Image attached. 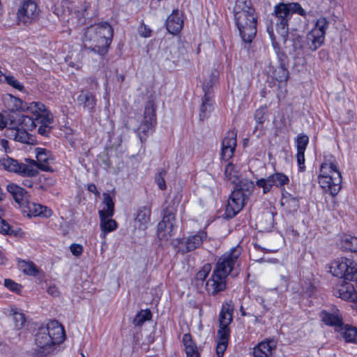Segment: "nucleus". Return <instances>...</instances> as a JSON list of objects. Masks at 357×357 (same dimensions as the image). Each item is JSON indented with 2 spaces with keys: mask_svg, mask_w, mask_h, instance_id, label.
<instances>
[{
  "mask_svg": "<svg viewBox=\"0 0 357 357\" xmlns=\"http://www.w3.org/2000/svg\"><path fill=\"white\" fill-rule=\"evenodd\" d=\"M241 254V248L236 246L218 259L211 278L206 283V290L209 295H217L226 289L227 278L235 266H238Z\"/></svg>",
  "mask_w": 357,
  "mask_h": 357,
  "instance_id": "nucleus-1",
  "label": "nucleus"
},
{
  "mask_svg": "<svg viewBox=\"0 0 357 357\" xmlns=\"http://www.w3.org/2000/svg\"><path fill=\"white\" fill-rule=\"evenodd\" d=\"M293 13H298L303 17L306 15L305 10L298 3H280L275 6L273 13L269 20L270 24L267 26V32L274 47L277 45L275 42L276 37L274 34V26L278 33L282 37V40L285 42L288 36L289 21Z\"/></svg>",
  "mask_w": 357,
  "mask_h": 357,
  "instance_id": "nucleus-2",
  "label": "nucleus"
},
{
  "mask_svg": "<svg viewBox=\"0 0 357 357\" xmlns=\"http://www.w3.org/2000/svg\"><path fill=\"white\" fill-rule=\"evenodd\" d=\"M65 338L64 329L56 320L49 321L45 326L38 328L35 334L34 357H45L50 354L56 344L61 343Z\"/></svg>",
  "mask_w": 357,
  "mask_h": 357,
  "instance_id": "nucleus-3",
  "label": "nucleus"
},
{
  "mask_svg": "<svg viewBox=\"0 0 357 357\" xmlns=\"http://www.w3.org/2000/svg\"><path fill=\"white\" fill-rule=\"evenodd\" d=\"M113 32L112 26L107 22L91 25L83 33V46L91 52L104 56L112 43Z\"/></svg>",
  "mask_w": 357,
  "mask_h": 357,
  "instance_id": "nucleus-4",
  "label": "nucleus"
},
{
  "mask_svg": "<svg viewBox=\"0 0 357 357\" xmlns=\"http://www.w3.org/2000/svg\"><path fill=\"white\" fill-rule=\"evenodd\" d=\"M238 1L234 7V20L242 40L245 43L252 41L257 33V17L255 9Z\"/></svg>",
  "mask_w": 357,
  "mask_h": 357,
  "instance_id": "nucleus-5",
  "label": "nucleus"
},
{
  "mask_svg": "<svg viewBox=\"0 0 357 357\" xmlns=\"http://www.w3.org/2000/svg\"><path fill=\"white\" fill-rule=\"evenodd\" d=\"M36 111H26L31 116L23 115L22 117L21 124L23 129L33 130L38 128V132L42 136H47L52 129L51 124L53 122V115L43 104V107Z\"/></svg>",
  "mask_w": 357,
  "mask_h": 357,
  "instance_id": "nucleus-6",
  "label": "nucleus"
},
{
  "mask_svg": "<svg viewBox=\"0 0 357 357\" xmlns=\"http://www.w3.org/2000/svg\"><path fill=\"white\" fill-rule=\"evenodd\" d=\"M319 183L331 196L337 195L342 188V176L335 162L326 161L321 165Z\"/></svg>",
  "mask_w": 357,
  "mask_h": 357,
  "instance_id": "nucleus-7",
  "label": "nucleus"
},
{
  "mask_svg": "<svg viewBox=\"0 0 357 357\" xmlns=\"http://www.w3.org/2000/svg\"><path fill=\"white\" fill-rule=\"evenodd\" d=\"M172 204L167 206L163 210L162 220L158 225V236L160 240H168L169 238L174 235L175 228V204L179 203L178 196L176 195L172 200Z\"/></svg>",
  "mask_w": 357,
  "mask_h": 357,
  "instance_id": "nucleus-8",
  "label": "nucleus"
},
{
  "mask_svg": "<svg viewBox=\"0 0 357 357\" xmlns=\"http://www.w3.org/2000/svg\"><path fill=\"white\" fill-rule=\"evenodd\" d=\"M329 22L326 17H320L317 20L315 27L306 36L305 46L311 51H316L324 42L326 31Z\"/></svg>",
  "mask_w": 357,
  "mask_h": 357,
  "instance_id": "nucleus-9",
  "label": "nucleus"
},
{
  "mask_svg": "<svg viewBox=\"0 0 357 357\" xmlns=\"http://www.w3.org/2000/svg\"><path fill=\"white\" fill-rule=\"evenodd\" d=\"M3 104L8 110L13 112H26V111H36L40 109L38 107H43V103L40 102H26L22 98L15 96L10 93H6L2 98Z\"/></svg>",
  "mask_w": 357,
  "mask_h": 357,
  "instance_id": "nucleus-10",
  "label": "nucleus"
},
{
  "mask_svg": "<svg viewBox=\"0 0 357 357\" xmlns=\"http://www.w3.org/2000/svg\"><path fill=\"white\" fill-rule=\"evenodd\" d=\"M155 109L156 105L154 102L149 100L144 107V119L138 127L139 137L142 142L143 137L141 135V133L144 136L148 135L153 131L156 123Z\"/></svg>",
  "mask_w": 357,
  "mask_h": 357,
  "instance_id": "nucleus-11",
  "label": "nucleus"
},
{
  "mask_svg": "<svg viewBox=\"0 0 357 357\" xmlns=\"http://www.w3.org/2000/svg\"><path fill=\"white\" fill-rule=\"evenodd\" d=\"M1 162L5 169L20 175L33 177L38 174V171H36L33 165H29V163L19 162L17 160L9 157L3 158L1 160Z\"/></svg>",
  "mask_w": 357,
  "mask_h": 357,
  "instance_id": "nucleus-12",
  "label": "nucleus"
},
{
  "mask_svg": "<svg viewBox=\"0 0 357 357\" xmlns=\"http://www.w3.org/2000/svg\"><path fill=\"white\" fill-rule=\"evenodd\" d=\"M39 15V9L36 3L32 0H24L20 6L17 17L24 24H29L36 21Z\"/></svg>",
  "mask_w": 357,
  "mask_h": 357,
  "instance_id": "nucleus-13",
  "label": "nucleus"
},
{
  "mask_svg": "<svg viewBox=\"0 0 357 357\" xmlns=\"http://www.w3.org/2000/svg\"><path fill=\"white\" fill-rule=\"evenodd\" d=\"M37 160L31 159L27 160L29 165H33L36 170L38 169L44 172H52V168L50 166V162L53 160L52 153L43 148H36L35 150Z\"/></svg>",
  "mask_w": 357,
  "mask_h": 357,
  "instance_id": "nucleus-14",
  "label": "nucleus"
},
{
  "mask_svg": "<svg viewBox=\"0 0 357 357\" xmlns=\"http://www.w3.org/2000/svg\"><path fill=\"white\" fill-rule=\"evenodd\" d=\"M247 200L248 199L244 197L241 192L234 190L228 199L226 206V218H234L242 210Z\"/></svg>",
  "mask_w": 357,
  "mask_h": 357,
  "instance_id": "nucleus-15",
  "label": "nucleus"
},
{
  "mask_svg": "<svg viewBox=\"0 0 357 357\" xmlns=\"http://www.w3.org/2000/svg\"><path fill=\"white\" fill-rule=\"evenodd\" d=\"M207 238V234L204 231H199L197 234L179 241L180 249L182 252H188L199 248Z\"/></svg>",
  "mask_w": 357,
  "mask_h": 357,
  "instance_id": "nucleus-16",
  "label": "nucleus"
},
{
  "mask_svg": "<svg viewBox=\"0 0 357 357\" xmlns=\"http://www.w3.org/2000/svg\"><path fill=\"white\" fill-rule=\"evenodd\" d=\"M165 26L168 32L173 35L180 33L183 26V20L178 9L174 10L172 14L168 16Z\"/></svg>",
  "mask_w": 357,
  "mask_h": 357,
  "instance_id": "nucleus-17",
  "label": "nucleus"
},
{
  "mask_svg": "<svg viewBox=\"0 0 357 357\" xmlns=\"http://www.w3.org/2000/svg\"><path fill=\"white\" fill-rule=\"evenodd\" d=\"M77 103L89 113L94 112V108L96 105V99L95 96L89 91H82L77 97Z\"/></svg>",
  "mask_w": 357,
  "mask_h": 357,
  "instance_id": "nucleus-18",
  "label": "nucleus"
},
{
  "mask_svg": "<svg viewBox=\"0 0 357 357\" xmlns=\"http://www.w3.org/2000/svg\"><path fill=\"white\" fill-rule=\"evenodd\" d=\"M151 208L150 206L139 207L135 217V226L139 229L145 230L150 222Z\"/></svg>",
  "mask_w": 357,
  "mask_h": 357,
  "instance_id": "nucleus-19",
  "label": "nucleus"
},
{
  "mask_svg": "<svg viewBox=\"0 0 357 357\" xmlns=\"http://www.w3.org/2000/svg\"><path fill=\"white\" fill-rule=\"evenodd\" d=\"M233 305L230 303L222 305L221 312L219 316L220 328L218 331H225V333L229 335V329L228 326L232 321Z\"/></svg>",
  "mask_w": 357,
  "mask_h": 357,
  "instance_id": "nucleus-20",
  "label": "nucleus"
},
{
  "mask_svg": "<svg viewBox=\"0 0 357 357\" xmlns=\"http://www.w3.org/2000/svg\"><path fill=\"white\" fill-rule=\"evenodd\" d=\"M309 142V138L305 135H299L296 139L297 154L296 159L299 169L303 172L305 167V151Z\"/></svg>",
  "mask_w": 357,
  "mask_h": 357,
  "instance_id": "nucleus-21",
  "label": "nucleus"
},
{
  "mask_svg": "<svg viewBox=\"0 0 357 357\" xmlns=\"http://www.w3.org/2000/svg\"><path fill=\"white\" fill-rule=\"evenodd\" d=\"M280 204L283 209L289 213H294L300 207L298 198L291 195L287 191L282 192Z\"/></svg>",
  "mask_w": 357,
  "mask_h": 357,
  "instance_id": "nucleus-22",
  "label": "nucleus"
},
{
  "mask_svg": "<svg viewBox=\"0 0 357 357\" xmlns=\"http://www.w3.org/2000/svg\"><path fill=\"white\" fill-rule=\"evenodd\" d=\"M276 348L273 340H266L259 342L253 349L255 357H271L273 351Z\"/></svg>",
  "mask_w": 357,
  "mask_h": 357,
  "instance_id": "nucleus-23",
  "label": "nucleus"
},
{
  "mask_svg": "<svg viewBox=\"0 0 357 357\" xmlns=\"http://www.w3.org/2000/svg\"><path fill=\"white\" fill-rule=\"evenodd\" d=\"M320 316L325 324L335 326L337 330L342 325V316L337 309H332L331 312L324 310Z\"/></svg>",
  "mask_w": 357,
  "mask_h": 357,
  "instance_id": "nucleus-24",
  "label": "nucleus"
},
{
  "mask_svg": "<svg viewBox=\"0 0 357 357\" xmlns=\"http://www.w3.org/2000/svg\"><path fill=\"white\" fill-rule=\"evenodd\" d=\"M335 295L352 303L357 300V292L355 291L354 286L349 283L340 285L336 289Z\"/></svg>",
  "mask_w": 357,
  "mask_h": 357,
  "instance_id": "nucleus-25",
  "label": "nucleus"
},
{
  "mask_svg": "<svg viewBox=\"0 0 357 357\" xmlns=\"http://www.w3.org/2000/svg\"><path fill=\"white\" fill-rule=\"evenodd\" d=\"M6 135L8 138L24 144H30L32 140L31 136L24 129L18 128H8L6 130Z\"/></svg>",
  "mask_w": 357,
  "mask_h": 357,
  "instance_id": "nucleus-26",
  "label": "nucleus"
},
{
  "mask_svg": "<svg viewBox=\"0 0 357 357\" xmlns=\"http://www.w3.org/2000/svg\"><path fill=\"white\" fill-rule=\"evenodd\" d=\"M7 190L12 195L15 201L20 206L26 205L29 202L27 192L22 188L12 183L8 185Z\"/></svg>",
  "mask_w": 357,
  "mask_h": 357,
  "instance_id": "nucleus-27",
  "label": "nucleus"
},
{
  "mask_svg": "<svg viewBox=\"0 0 357 357\" xmlns=\"http://www.w3.org/2000/svg\"><path fill=\"white\" fill-rule=\"evenodd\" d=\"M349 259L342 257L333 261L330 266V272L335 276L344 278L348 268Z\"/></svg>",
  "mask_w": 357,
  "mask_h": 357,
  "instance_id": "nucleus-28",
  "label": "nucleus"
},
{
  "mask_svg": "<svg viewBox=\"0 0 357 357\" xmlns=\"http://www.w3.org/2000/svg\"><path fill=\"white\" fill-rule=\"evenodd\" d=\"M204 96L202 99V105L199 110V120L204 121L209 116L211 111L213 110V100L206 91V86L203 88Z\"/></svg>",
  "mask_w": 357,
  "mask_h": 357,
  "instance_id": "nucleus-29",
  "label": "nucleus"
},
{
  "mask_svg": "<svg viewBox=\"0 0 357 357\" xmlns=\"http://www.w3.org/2000/svg\"><path fill=\"white\" fill-rule=\"evenodd\" d=\"M337 332L347 342H357V328L343 324L340 326Z\"/></svg>",
  "mask_w": 357,
  "mask_h": 357,
  "instance_id": "nucleus-30",
  "label": "nucleus"
},
{
  "mask_svg": "<svg viewBox=\"0 0 357 357\" xmlns=\"http://www.w3.org/2000/svg\"><path fill=\"white\" fill-rule=\"evenodd\" d=\"M29 212L33 216H43L48 218L52 215V210L47 206L34 202H28L26 205Z\"/></svg>",
  "mask_w": 357,
  "mask_h": 357,
  "instance_id": "nucleus-31",
  "label": "nucleus"
},
{
  "mask_svg": "<svg viewBox=\"0 0 357 357\" xmlns=\"http://www.w3.org/2000/svg\"><path fill=\"white\" fill-rule=\"evenodd\" d=\"M102 197L103 208L98 211V215L113 216L114 214V201L113 197L107 192H104Z\"/></svg>",
  "mask_w": 357,
  "mask_h": 357,
  "instance_id": "nucleus-32",
  "label": "nucleus"
},
{
  "mask_svg": "<svg viewBox=\"0 0 357 357\" xmlns=\"http://www.w3.org/2000/svg\"><path fill=\"white\" fill-rule=\"evenodd\" d=\"M112 216L99 215L100 226L102 232V238H105L107 233L114 231L117 228V222L112 218Z\"/></svg>",
  "mask_w": 357,
  "mask_h": 357,
  "instance_id": "nucleus-33",
  "label": "nucleus"
},
{
  "mask_svg": "<svg viewBox=\"0 0 357 357\" xmlns=\"http://www.w3.org/2000/svg\"><path fill=\"white\" fill-rule=\"evenodd\" d=\"M255 188L254 183L248 179H242L239 181L234 191L241 192L244 197L248 199Z\"/></svg>",
  "mask_w": 357,
  "mask_h": 357,
  "instance_id": "nucleus-34",
  "label": "nucleus"
},
{
  "mask_svg": "<svg viewBox=\"0 0 357 357\" xmlns=\"http://www.w3.org/2000/svg\"><path fill=\"white\" fill-rule=\"evenodd\" d=\"M229 336V335L225 333V331H218L216 353L218 357H222V356L224 355V353L227 347Z\"/></svg>",
  "mask_w": 357,
  "mask_h": 357,
  "instance_id": "nucleus-35",
  "label": "nucleus"
},
{
  "mask_svg": "<svg viewBox=\"0 0 357 357\" xmlns=\"http://www.w3.org/2000/svg\"><path fill=\"white\" fill-rule=\"evenodd\" d=\"M225 176L231 183L236 184L239 181V169L234 164L228 163L225 169Z\"/></svg>",
  "mask_w": 357,
  "mask_h": 357,
  "instance_id": "nucleus-36",
  "label": "nucleus"
},
{
  "mask_svg": "<svg viewBox=\"0 0 357 357\" xmlns=\"http://www.w3.org/2000/svg\"><path fill=\"white\" fill-rule=\"evenodd\" d=\"M341 243L343 249L353 252H357V237L344 235L342 238Z\"/></svg>",
  "mask_w": 357,
  "mask_h": 357,
  "instance_id": "nucleus-37",
  "label": "nucleus"
},
{
  "mask_svg": "<svg viewBox=\"0 0 357 357\" xmlns=\"http://www.w3.org/2000/svg\"><path fill=\"white\" fill-rule=\"evenodd\" d=\"M256 185L257 187L263 189V193L266 194L271 190V188L275 186V179L273 174H271L266 178H260L257 181Z\"/></svg>",
  "mask_w": 357,
  "mask_h": 357,
  "instance_id": "nucleus-38",
  "label": "nucleus"
},
{
  "mask_svg": "<svg viewBox=\"0 0 357 357\" xmlns=\"http://www.w3.org/2000/svg\"><path fill=\"white\" fill-rule=\"evenodd\" d=\"M19 268L26 275L36 276L38 270L36 266L31 261L21 260L19 261Z\"/></svg>",
  "mask_w": 357,
  "mask_h": 357,
  "instance_id": "nucleus-39",
  "label": "nucleus"
},
{
  "mask_svg": "<svg viewBox=\"0 0 357 357\" xmlns=\"http://www.w3.org/2000/svg\"><path fill=\"white\" fill-rule=\"evenodd\" d=\"M152 317L149 310H142L135 317L132 323L136 326H142L146 321L150 320Z\"/></svg>",
  "mask_w": 357,
  "mask_h": 357,
  "instance_id": "nucleus-40",
  "label": "nucleus"
},
{
  "mask_svg": "<svg viewBox=\"0 0 357 357\" xmlns=\"http://www.w3.org/2000/svg\"><path fill=\"white\" fill-rule=\"evenodd\" d=\"M348 268L344 279L346 280H356L357 282V263L349 259Z\"/></svg>",
  "mask_w": 357,
  "mask_h": 357,
  "instance_id": "nucleus-41",
  "label": "nucleus"
},
{
  "mask_svg": "<svg viewBox=\"0 0 357 357\" xmlns=\"http://www.w3.org/2000/svg\"><path fill=\"white\" fill-rule=\"evenodd\" d=\"M236 132L229 130L222 141V147H236Z\"/></svg>",
  "mask_w": 357,
  "mask_h": 357,
  "instance_id": "nucleus-42",
  "label": "nucleus"
},
{
  "mask_svg": "<svg viewBox=\"0 0 357 357\" xmlns=\"http://www.w3.org/2000/svg\"><path fill=\"white\" fill-rule=\"evenodd\" d=\"M273 174L275 179V186L280 188L282 192L284 190V185L288 184L289 179L288 176L282 172H275Z\"/></svg>",
  "mask_w": 357,
  "mask_h": 357,
  "instance_id": "nucleus-43",
  "label": "nucleus"
},
{
  "mask_svg": "<svg viewBox=\"0 0 357 357\" xmlns=\"http://www.w3.org/2000/svg\"><path fill=\"white\" fill-rule=\"evenodd\" d=\"M279 272L280 282L276 289H284L287 290L289 286V274L284 268H281Z\"/></svg>",
  "mask_w": 357,
  "mask_h": 357,
  "instance_id": "nucleus-44",
  "label": "nucleus"
},
{
  "mask_svg": "<svg viewBox=\"0 0 357 357\" xmlns=\"http://www.w3.org/2000/svg\"><path fill=\"white\" fill-rule=\"evenodd\" d=\"M4 81L10 86L20 91H25L24 85L13 75H4Z\"/></svg>",
  "mask_w": 357,
  "mask_h": 357,
  "instance_id": "nucleus-45",
  "label": "nucleus"
},
{
  "mask_svg": "<svg viewBox=\"0 0 357 357\" xmlns=\"http://www.w3.org/2000/svg\"><path fill=\"white\" fill-rule=\"evenodd\" d=\"M273 75L278 82H286L289 77V73L283 65H280L275 70Z\"/></svg>",
  "mask_w": 357,
  "mask_h": 357,
  "instance_id": "nucleus-46",
  "label": "nucleus"
},
{
  "mask_svg": "<svg viewBox=\"0 0 357 357\" xmlns=\"http://www.w3.org/2000/svg\"><path fill=\"white\" fill-rule=\"evenodd\" d=\"M12 311H13L15 328L17 330H20L23 327V326L26 321L25 316L22 312H17L13 310Z\"/></svg>",
  "mask_w": 357,
  "mask_h": 357,
  "instance_id": "nucleus-47",
  "label": "nucleus"
},
{
  "mask_svg": "<svg viewBox=\"0 0 357 357\" xmlns=\"http://www.w3.org/2000/svg\"><path fill=\"white\" fill-rule=\"evenodd\" d=\"M211 271V265L206 264L203 266L202 268L198 271L195 275V280L197 281L204 282L207 278L208 275Z\"/></svg>",
  "mask_w": 357,
  "mask_h": 357,
  "instance_id": "nucleus-48",
  "label": "nucleus"
},
{
  "mask_svg": "<svg viewBox=\"0 0 357 357\" xmlns=\"http://www.w3.org/2000/svg\"><path fill=\"white\" fill-rule=\"evenodd\" d=\"M267 113V107L262 106L256 110L255 119L258 124H263L265 121V116Z\"/></svg>",
  "mask_w": 357,
  "mask_h": 357,
  "instance_id": "nucleus-49",
  "label": "nucleus"
},
{
  "mask_svg": "<svg viewBox=\"0 0 357 357\" xmlns=\"http://www.w3.org/2000/svg\"><path fill=\"white\" fill-rule=\"evenodd\" d=\"M166 175V171L164 169H160L158 174L155 177V181L158 185L159 188L162 190L166 189V183L165 181V176Z\"/></svg>",
  "mask_w": 357,
  "mask_h": 357,
  "instance_id": "nucleus-50",
  "label": "nucleus"
},
{
  "mask_svg": "<svg viewBox=\"0 0 357 357\" xmlns=\"http://www.w3.org/2000/svg\"><path fill=\"white\" fill-rule=\"evenodd\" d=\"M236 147H222L221 148V158L222 160L227 161L231 159L234 153Z\"/></svg>",
  "mask_w": 357,
  "mask_h": 357,
  "instance_id": "nucleus-51",
  "label": "nucleus"
},
{
  "mask_svg": "<svg viewBox=\"0 0 357 357\" xmlns=\"http://www.w3.org/2000/svg\"><path fill=\"white\" fill-rule=\"evenodd\" d=\"M4 285L10 290L14 292H19L21 290L22 287L17 283L15 282L10 279L4 280Z\"/></svg>",
  "mask_w": 357,
  "mask_h": 357,
  "instance_id": "nucleus-52",
  "label": "nucleus"
},
{
  "mask_svg": "<svg viewBox=\"0 0 357 357\" xmlns=\"http://www.w3.org/2000/svg\"><path fill=\"white\" fill-rule=\"evenodd\" d=\"M70 249L72 254L76 257L80 256L83 252V248L79 244H72Z\"/></svg>",
  "mask_w": 357,
  "mask_h": 357,
  "instance_id": "nucleus-53",
  "label": "nucleus"
},
{
  "mask_svg": "<svg viewBox=\"0 0 357 357\" xmlns=\"http://www.w3.org/2000/svg\"><path fill=\"white\" fill-rule=\"evenodd\" d=\"M183 342L185 349L189 347L196 345L195 342L192 341L191 335L188 333L183 335Z\"/></svg>",
  "mask_w": 357,
  "mask_h": 357,
  "instance_id": "nucleus-54",
  "label": "nucleus"
},
{
  "mask_svg": "<svg viewBox=\"0 0 357 357\" xmlns=\"http://www.w3.org/2000/svg\"><path fill=\"white\" fill-rule=\"evenodd\" d=\"M139 35L143 37H149L151 34V29L146 25H142L139 29Z\"/></svg>",
  "mask_w": 357,
  "mask_h": 357,
  "instance_id": "nucleus-55",
  "label": "nucleus"
},
{
  "mask_svg": "<svg viewBox=\"0 0 357 357\" xmlns=\"http://www.w3.org/2000/svg\"><path fill=\"white\" fill-rule=\"evenodd\" d=\"M10 229V225L4 220L0 218V232L8 234Z\"/></svg>",
  "mask_w": 357,
  "mask_h": 357,
  "instance_id": "nucleus-56",
  "label": "nucleus"
},
{
  "mask_svg": "<svg viewBox=\"0 0 357 357\" xmlns=\"http://www.w3.org/2000/svg\"><path fill=\"white\" fill-rule=\"evenodd\" d=\"M89 7V3H84L82 5V8L81 10H77L75 12V13L80 19L81 17H84L85 13L86 12Z\"/></svg>",
  "mask_w": 357,
  "mask_h": 357,
  "instance_id": "nucleus-57",
  "label": "nucleus"
},
{
  "mask_svg": "<svg viewBox=\"0 0 357 357\" xmlns=\"http://www.w3.org/2000/svg\"><path fill=\"white\" fill-rule=\"evenodd\" d=\"M185 353L187 355V357H189L190 355H197L199 354L197 350V347L196 345L191 346L185 349Z\"/></svg>",
  "mask_w": 357,
  "mask_h": 357,
  "instance_id": "nucleus-58",
  "label": "nucleus"
},
{
  "mask_svg": "<svg viewBox=\"0 0 357 357\" xmlns=\"http://www.w3.org/2000/svg\"><path fill=\"white\" fill-rule=\"evenodd\" d=\"M87 190L89 192L95 194L97 197L100 196V192L97 190V188L95 184H93V183L89 184L87 186Z\"/></svg>",
  "mask_w": 357,
  "mask_h": 357,
  "instance_id": "nucleus-59",
  "label": "nucleus"
},
{
  "mask_svg": "<svg viewBox=\"0 0 357 357\" xmlns=\"http://www.w3.org/2000/svg\"><path fill=\"white\" fill-rule=\"evenodd\" d=\"M257 301L262 305V307H263L262 314H264L268 310L266 305L265 304L264 298L261 296H259L257 298Z\"/></svg>",
  "mask_w": 357,
  "mask_h": 357,
  "instance_id": "nucleus-60",
  "label": "nucleus"
},
{
  "mask_svg": "<svg viewBox=\"0 0 357 357\" xmlns=\"http://www.w3.org/2000/svg\"><path fill=\"white\" fill-rule=\"evenodd\" d=\"M8 124L7 119L6 117L0 112V130L6 128Z\"/></svg>",
  "mask_w": 357,
  "mask_h": 357,
  "instance_id": "nucleus-61",
  "label": "nucleus"
},
{
  "mask_svg": "<svg viewBox=\"0 0 357 357\" xmlns=\"http://www.w3.org/2000/svg\"><path fill=\"white\" fill-rule=\"evenodd\" d=\"M47 292L54 297L58 296L59 294L58 289L54 286L50 287L47 289Z\"/></svg>",
  "mask_w": 357,
  "mask_h": 357,
  "instance_id": "nucleus-62",
  "label": "nucleus"
},
{
  "mask_svg": "<svg viewBox=\"0 0 357 357\" xmlns=\"http://www.w3.org/2000/svg\"><path fill=\"white\" fill-rule=\"evenodd\" d=\"M0 146L4 149L5 151H7V150L9 149L8 142L4 139L0 140Z\"/></svg>",
  "mask_w": 357,
  "mask_h": 357,
  "instance_id": "nucleus-63",
  "label": "nucleus"
},
{
  "mask_svg": "<svg viewBox=\"0 0 357 357\" xmlns=\"http://www.w3.org/2000/svg\"><path fill=\"white\" fill-rule=\"evenodd\" d=\"M7 259L5 257L3 254L0 251V264H6Z\"/></svg>",
  "mask_w": 357,
  "mask_h": 357,
  "instance_id": "nucleus-64",
  "label": "nucleus"
}]
</instances>
